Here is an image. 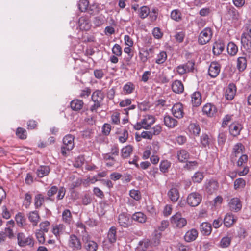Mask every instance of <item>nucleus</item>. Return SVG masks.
I'll use <instances>...</instances> for the list:
<instances>
[{
  "label": "nucleus",
  "mask_w": 251,
  "mask_h": 251,
  "mask_svg": "<svg viewBox=\"0 0 251 251\" xmlns=\"http://www.w3.org/2000/svg\"><path fill=\"white\" fill-rule=\"evenodd\" d=\"M171 18L176 21H179L181 19V13L178 9L173 10L171 13Z\"/></svg>",
  "instance_id": "nucleus-55"
},
{
  "label": "nucleus",
  "mask_w": 251,
  "mask_h": 251,
  "mask_svg": "<svg viewBox=\"0 0 251 251\" xmlns=\"http://www.w3.org/2000/svg\"><path fill=\"white\" fill-rule=\"evenodd\" d=\"M168 196L173 202H176L179 198V193L176 188H172L168 192Z\"/></svg>",
  "instance_id": "nucleus-33"
},
{
  "label": "nucleus",
  "mask_w": 251,
  "mask_h": 251,
  "mask_svg": "<svg viewBox=\"0 0 251 251\" xmlns=\"http://www.w3.org/2000/svg\"><path fill=\"white\" fill-rule=\"evenodd\" d=\"M246 186V181L242 178L236 179L234 182V189L236 190L243 189Z\"/></svg>",
  "instance_id": "nucleus-48"
},
{
  "label": "nucleus",
  "mask_w": 251,
  "mask_h": 251,
  "mask_svg": "<svg viewBox=\"0 0 251 251\" xmlns=\"http://www.w3.org/2000/svg\"><path fill=\"white\" fill-rule=\"evenodd\" d=\"M15 221L19 226H23L25 223V219L21 212H19L15 216Z\"/></svg>",
  "instance_id": "nucleus-57"
},
{
  "label": "nucleus",
  "mask_w": 251,
  "mask_h": 251,
  "mask_svg": "<svg viewBox=\"0 0 251 251\" xmlns=\"http://www.w3.org/2000/svg\"><path fill=\"white\" fill-rule=\"evenodd\" d=\"M236 221L232 213H227L223 220L224 225L226 227H230Z\"/></svg>",
  "instance_id": "nucleus-30"
},
{
  "label": "nucleus",
  "mask_w": 251,
  "mask_h": 251,
  "mask_svg": "<svg viewBox=\"0 0 251 251\" xmlns=\"http://www.w3.org/2000/svg\"><path fill=\"white\" fill-rule=\"evenodd\" d=\"M16 134L18 138L22 140L25 139L27 137L26 130L22 127L17 128L16 131Z\"/></svg>",
  "instance_id": "nucleus-52"
},
{
  "label": "nucleus",
  "mask_w": 251,
  "mask_h": 251,
  "mask_svg": "<svg viewBox=\"0 0 251 251\" xmlns=\"http://www.w3.org/2000/svg\"><path fill=\"white\" fill-rule=\"evenodd\" d=\"M155 122V118L152 115H146L140 122H137L134 126L136 130H140L141 128L149 129L151 126Z\"/></svg>",
  "instance_id": "nucleus-1"
},
{
  "label": "nucleus",
  "mask_w": 251,
  "mask_h": 251,
  "mask_svg": "<svg viewBox=\"0 0 251 251\" xmlns=\"http://www.w3.org/2000/svg\"><path fill=\"white\" fill-rule=\"evenodd\" d=\"M45 232H43L42 230H36L35 234L36 237L39 242L41 244L44 243L45 241Z\"/></svg>",
  "instance_id": "nucleus-58"
},
{
  "label": "nucleus",
  "mask_w": 251,
  "mask_h": 251,
  "mask_svg": "<svg viewBox=\"0 0 251 251\" xmlns=\"http://www.w3.org/2000/svg\"><path fill=\"white\" fill-rule=\"evenodd\" d=\"M115 156H112L110 153H105L103 155V159L106 161V166L108 167L113 166L116 162Z\"/></svg>",
  "instance_id": "nucleus-32"
},
{
  "label": "nucleus",
  "mask_w": 251,
  "mask_h": 251,
  "mask_svg": "<svg viewBox=\"0 0 251 251\" xmlns=\"http://www.w3.org/2000/svg\"><path fill=\"white\" fill-rule=\"evenodd\" d=\"M132 219L138 223H144L146 222V216L141 212H135L133 214Z\"/></svg>",
  "instance_id": "nucleus-37"
},
{
  "label": "nucleus",
  "mask_w": 251,
  "mask_h": 251,
  "mask_svg": "<svg viewBox=\"0 0 251 251\" xmlns=\"http://www.w3.org/2000/svg\"><path fill=\"white\" fill-rule=\"evenodd\" d=\"M118 220L119 225L124 227H128L132 224L130 216L126 213H122L119 214Z\"/></svg>",
  "instance_id": "nucleus-14"
},
{
  "label": "nucleus",
  "mask_w": 251,
  "mask_h": 251,
  "mask_svg": "<svg viewBox=\"0 0 251 251\" xmlns=\"http://www.w3.org/2000/svg\"><path fill=\"white\" fill-rule=\"evenodd\" d=\"M91 237L89 235L83 236L82 240L84 243L85 248L87 251H96L98 249V244L96 242L91 240Z\"/></svg>",
  "instance_id": "nucleus-9"
},
{
  "label": "nucleus",
  "mask_w": 251,
  "mask_h": 251,
  "mask_svg": "<svg viewBox=\"0 0 251 251\" xmlns=\"http://www.w3.org/2000/svg\"><path fill=\"white\" fill-rule=\"evenodd\" d=\"M63 146L61 147V153L64 156L67 155L66 151H71L74 147V137L71 134L66 135L63 139Z\"/></svg>",
  "instance_id": "nucleus-2"
},
{
  "label": "nucleus",
  "mask_w": 251,
  "mask_h": 251,
  "mask_svg": "<svg viewBox=\"0 0 251 251\" xmlns=\"http://www.w3.org/2000/svg\"><path fill=\"white\" fill-rule=\"evenodd\" d=\"M231 238L228 236H225L222 238L220 245L222 248H227L231 244Z\"/></svg>",
  "instance_id": "nucleus-56"
},
{
  "label": "nucleus",
  "mask_w": 251,
  "mask_h": 251,
  "mask_svg": "<svg viewBox=\"0 0 251 251\" xmlns=\"http://www.w3.org/2000/svg\"><path fill=\"white\" fill-rule=\"evenodd\" d=\"M50 171V168L48 165H41L36 171V174L38 177L42 178L48 176Z\"/></svg>",
  "instance_id": "nucleus-21"
},
{
  "label": "nucleus",
  "mask_w": 251,
  "mask_h": 251,
  "mask_svg": "<svg viewBox=\"0 0 251 251\" xmlns=\"http://www.w3.org/2000/svg\"><path fill=\"white\" fill-rule=\"evenodd\" d=\"M172 89L174 92L180 94L183 92L184 88L182 82L180 80H176L172 83Z\"/></svg>",
  "instance_id": "nucleus-25"
},
{
  "label": "nucleus",
  "mask_w": 251,
  "mask_h": 251,
  "mask_svg": "<svg viewBox=\"0 0 251 251\" xmlns=\"http://www.w3.org/2000/svg\"><path fill=\"white\" fill-rule=\"evenodd\" d=\"M104 98V93L99 90H95L92 94L91 99L94 102L101 103Z\"/></svg>",
  "instance_id": "nucleus-22"
},
{
  "label": "nucleus",
  "mask_w": 251,
  "mask_h": 251,
  "mask_svg": "<svg viewBox=\"0 0 251 251\" xmlns=\"http://www.w3.org/2000/svg\"><path fill=\"white\" fill-rule=\"evenodd\" d=\"M247 67V60L245 57H239L237 60V68L240 72L243 71Z\"/></svg>",
  "instance_id": "nucleus-40"
},
{
  "label": "nucleus",
  "mask_w": 251,
  "mask_h": 251,
  "mask_svg": "<svg viewBox=\"0 0 251 251\" xmlns=\"http://www.w3.org/2000/svg\"><path fill=\"white\" fill-rule=\"evenodd\" d=\"M241 41L242 46L246 50H250L251 48V37L245 35H241Z\"/></svg>",
  "instance_id": "nucleus-39"
},
{
  "label": "nucleus",
  "mask_w": 251,
  "mask_h": 251,
  "mask_svg": "<svg viewBox=\"0 0 251 251\" xmlns=\"http://www.w3.org/2000/svg\"><path fill=\"white\" fill-rule=\"evenodd\" d=\"M27 217L33 227L36 226L41 220L39 212L36 210L29 212Z\"/></svg>",
  "instance_id": "nucleus-16"
},
{
  "label": "nucleus",
  "mask_w": 251,
  "mask_h": 251,
  "mask_svg": "<svg viewBox=\"0 0 251 251\" xmlns=\"http://www.w3.org/2000/svg\"><path fill=\"white\" fill-rule=\"evenodd\" d=\"M200 229L202 235L208 236L212 231L211 225L208 222H203L200 225Z\"/></svg>",
  "instance_id": "nucleus-24"
},
{
  "label": "nucleus",
  "mask_w": 251,
  "mask_h": 251,
  "mask_svg": "<svg viewBox=\"0 0 251 251\" xmlns=\"http://www.w3.org/2000/svg\"><path fill=\"white\" fill-rule=\"evenodd\" d=\"M172 115L178 119L182 118L185 114L183 105L180 102L174 104L172 107Z\"/></svg>",
  "instance_id": "nucleus-7"
},
{
  "label": "nucleus",
  "mask_w": 251,
  "mask_h": 251,
  "mask_svg": "<svg viewBox=\"0 0 251 251\" xmlns=\"http://www.w3.org/2000/svg\"><path fill=\"white\" fill-rule=\"evenodd\" d=\"M198 233L196 229H192L188 231L185 235V239L187 242L194 241L198 237Z\"/></svg>",
  "instance_id": "nucleus-34"
},
{
  "label": "nucleus",
  "mask_w": 251,
  "mask_h": 251,
  "mask_svg": "<svg viewBox=\"0 0 251 251\" xmlns=\"http://www.w3.org/2000/svg\"><path fill=\"white\" fill-rule=\"evenodd\" d=\"M242 128L241 124L237 122H233L229 126V132L233 136H237L240 134Z\"/></svg>",
  "instance_id": "nucleus-20"
},
{
  "label": "nucleus",
  "mask_w": 251,
  "mask_h": 251,
  "mask_svg": "<svg viewBox=\"0 0 251 251\" xmlns=\"http://www.w3.org/2000/svg\"><path fill=\"white\" fill-rule=\"evenodd\" d=\"M225 46L223 43L216 42L213 46V52L214 55H219L224 50Z\"/></svg>",
  "instance_id": "nucleus-35"
},
{
  "label": "nucleus",
  "mask_w": 251,
  "mask_h": 251,
  "mask_svg": "<svg viewBox=\"0 0 251 251\" xmlns=\"http://www.w3.org/2000/svg\"><path fill=\"white\" fill-rule=\"evenodd\" d=\"M123 90L125 94H131L135 90V85L133 83L128 82L124 85Z\"/></svg>",
  "instance_id": "nucleus-47"
},
{
  "label": "nucleus",
  "mask_w": 251,
  "mask_h": 251,
  "mask_svg": "<svg viewBox=\"0 0 251 251\" xmlns=\"http://www.w3.org/2000/svg\"><path fill=\"white\" fill-rule=\"evenodd\" d=\"M189 132L195 136H198L200 134L201 128L199 125L195 123H191L188 126Z\"/></svg>",
  "instance_id": "nucleus-43"
},
{
  "label": "nucleus",
  "mask_w": 251,
  "mask_h": 251,
  "mask_svg": "<svg viewBox=\"0 0 251 251\" xmlns=\"http://www.w3.org/2000/svg\"><path fill=\"white\" fill-rule=\"evenodd\" d=\"M62 220L66 224L70 225L73 222V217L69 209L64 210L62 214Z\"/></svg>",
  "instance_id": "nucleus-31"
},
{
  "label": "nucleus",
  "mask_w": 251,
  "mask_h": 251,
  "mask_svg": "<svg viewBox=\"0 0 251 251\" xmlns=\"http://www.w3.org/2000/svg\"><path fill=\"white\" fill-rule=\"evenodd\" d=\"M65 230V226L63 224L56 225L53 226L52 232L58 239L60 235L62 234Z\"/></svg>",
  "instance_id": "nucleus-26"
},
{
  "label": "nucleus",
  "mask_w": 251,
  "mask_h": 251,
  "mask_svg": "<svg viewBox=\"0 0 251 251\" xmlns=\"http://www.w3.org/2000/svg\"><path fill=\"white\" fill-rule=\"evenodd\" d=\"M221 65L217 62H212L209 67L208 75L212 78H215L219 74Z\"/></svg>",
  "instance_id": "nucleus-13"
},
{
  "label": "nucleus",
  "mask_w": 251,
  "mask_h": 251,
  "mask_svg": "<svg viewBox=\"0 0 251 251\" xmlns=\"http://www.w3.org/2000/svg\"><path fill=\"white\" fill-rule=\"evenodd\" d=\"M32 196L29 193L25 194L23 205L26 208H28L31 203Z\"/></svg>",
  "instance_id": "nucleus-63"
},
{
  "label": "nucleus",
  "mask_w": 251,
  "mask_h": 251,
  "mask_svg": "<svg viewBox=\"0 0 251 251\" xmlns=\"http://www.w3.org/2000/svg\"><path fill=\"white\" fill-rule=\"evenodd\" d=\"M236 86L234 83H230L226 89L225 97L228 100H232L236 93Z\"/></svg>",
  "instance_id": "nucleus-19"
},
{
  "label": "nucleus",
  "mask_w": 251,
  "mask_h": 251,
  "mask_svg": "<svg viewBox=\"0 0 251 251\" xmlns=\"http://www.w3.org/2000/svg\"><path fill=\"white\" fill-rule=\"evenodd\" d=\"M200 139L201 143L203 147L206 148L209 146L211 139L207 134H202L201 136Z\"/></svg>",
  "instance_id": "nucleus-53"
},
{
  "label": "nucleus",
  "mask_w": 251,
  "mask_h": 251,
  "mask_svg": "<svg viewBox=\"0 0 251 251\" xmlns=\"http://www.w3.org/2000/svg\"><path fill=\"white\" fill-rule=\"evenodd\" d=\"M133 151V147L131 145H127L121 150V156L123 158L129 157Z\"/></svg>",
  "instance_id": "nucleus-46"
},
{
  "label": "nucleus",
  "mask_w": 251,
  "mask_h": 251,
  "mask_svg": "<svg viewBox=\"0 0 251 251\" xmlns=\"http://www.w3.org/2000/svg\"><path fill=\"white\" fill-rule=\"evenodd\" d=\"M245 150L244 146L241 143H237L233 147L231 154V159L232 161L236 160V158L242 154Z\"/></svg>",
  "instance_id": "nucleus-11"
},
{
  "label": "nucleus",
  "mask_w": 251,
  "mask_h": 251,
  "mask_svg": "<svg viewBox=\"0 0 251 251\" xmlns=\"http://www.w3.org/2000/svg\"><path fill=\"white\" fill-rule=\"evenodd\" d=\"M204 178L203 174L200 172H196L192 177L194 183H200Z\"/></svg>",
  "instance_id": "nucleus-54"
},
{
  "label": "nucleus",
  "mask_w": 251,
  "mask_h": 251,
  "mask_svg": "<svg viewBox=\"0 0 251 251\" xmlns=\"http://www.w3.org/2000/svg\"><path fill=\"white\" fill-rule=\"evenodd\" d=\"M150 13V9L147 6H142L138 10V16L141 19L147 18Z\"/></svg>",
  "instance_id": "nucleus-45"
},
{
  "label": "nucleus",
  "mask_w": 251,
  "mask_h": 251,
  "mask_svg": "<svg viewBox=\"0 0 251 251\" xmlns=\"http://www.w3.org/2000/svg\"><path fill=\"white\" fill-rule=\"evenodd\" d=\"M18 244L20 247H25L29 246L33 247L34 244V241L32 237H27L23 233H19L17 234Z\"/></svg>",
  "instance_id": "nucleus-6"
},
{
  "label": "nucleus",
  "mask_w": 251,
  "mask_h": 251,
  "mask_svg": "<svg viewBox=\"0 0 251 251\" xmlns=\"http://www.w3.org/2000/svg\"><path fill=\"white\" fill-rule=\"evenodd\" d=\"M248 160V156L246 154H242L237 161V166L241 167L246 164Z\"/></svg>",
  "instance_id": "nucleus-61"
},
{
  "label": "nucleus",
  "mask_w": 251,
  "mask_h": 251,
  "mask_svg": "<svg viewBox=\"0 0 251 251\" xmlns=\"http://www.w3.org/2000/svg\"><path fill=\"white\" fill-rule=\"evenodd\" d=\"M212 31L210 28L206 27L203 29L199 34L198 42L201 45H205L211 40Z\"/></svg>",
  "instance_id": "nucleus-4"
},
{
  "label": "nucleus",
  "mask_w": 251,
  "mask_h": 251,
  "mask_svg": "<svg viewBox=\"0 0 251 251\" xmlns=\"http://www.w3.org/2000/svg\"><path fill=\"white\" fill-rule=\"evenodd\" d=\"M171 165V163L169 161L167 160H162L159 165L160 171L163 173L168 172Z\"/></svg>",
  "instance_id": "nucleus-49"
},
{
  "label": "nucleus",
  "mask_w": 251,
  "mask_h": 251,
  "mask_svg": "<svg viewBox=\"0 0 251 251\" xmlns=\"http://www.w3.org/2000/svg\"><path fill=\"white\" fill-rule=\"evenodd\" d=\"M229 207L231 211L238 212L242 208V204L240 200L238 198L231 199L229 202Z\"/></svg>",
  "instance_id": "nucleus-17"
},
{
  "label": "nucleus",
  "mask_w": 251,
  "mask_h": 251,
  "mask_svg": "<svg viewBox=\"0 0 251 251\" xmlns=\"http://www.w3.org/2000/svg\"><path fill=\"white\" fill-rule=\"evenodd\" d=\"M79 27L81 30L87 31L90 29L91 25L89 20L85 17H81L78 21Z\"/></svg>",
  "instance_id": "nucleus-27"
},
{
  "label": "nucleus",
  "mask_w": 251,
  "mask_h": 251,
  "mask_svg": "<svg viewBox=\"0 0 251 251\" xmlns=\"http://www.w3.org/2000/svg\"><path fill=\"white\" fill-rule=\"evenodd\" d=\"M15 226V222L11 220L6 223V227L5 228L4 234L9 238H11L14 236L13 228Z\"/></svg>",
  "instance_id": "nucleus-23"
},
{
  "label": "nucleus",
  "mask_w": 251,
  "mask_h": 251,
  "mask_svg": "<svg viewBox=\"0 0 251 251\" xmlns=\"http://www.w3.org/2000/svg\"><path fill=\"white\" fill-rule=\"evenodd\" d=\"M242 34L251 37V21H248L245 24L244 30Z\"/></svg>",
  "instance_id": "nucleus-64"
},
{
  "label": "nucleus",
  "mask_w": 251,
  "mask_h": 251,
  "mask_svg": "<svg viewBox=\"0 0 251 251\" xmlns=\"http://www.w3.org/2000/svg\"><path fill=\"white\" fill-rule=\"evenodd\" d=\"M201 201V195L197 192L190 193L187 197V202L192 207L198 206Z\"/></svg>",
  "instance_id": "nucleus-8"
},
{
  "label": "nucleus",
  "mask_w": 251,
  "mask_h": 251,
  "mask_svg": "<svg viewBox=\"0 0 251 251\" xmlns=\"http://www.w3.org/2000/svg\"><path fill=\"white\" fill-rule=\"evenodd\" d=\"M177 157L181 162H185L189 158V153L185 150H181L177 151Z\"/></svg>",
  "instance_id": "nucleus-38"
},
{
  "label": "nucleus",
  "mask_w": 251,
  "mask_h": 251,
  "mask_svg": "<svg viewBox=\"0 0 251 251\" xmlns=\"http://www.w3.org/2000/svg\"><path fill=\"white\" fill-rule=\"evenodd\" d=\"M116 233V228L114 226L111 227L107 234V239L110 243L112 244L116 242L117 239Z\"/></svg>",
  "instance_id": "nucleus-36"
},
{
  "label": "nucleus",
  "mask_w": 251,
  "mask_h": 251,
  "mask_svg": "<svg viewBox=\"0 0 251 251\" xmlns=\"http://www.w3.org/2000/svg\"><path fill=\"white\" fill-rule=\"evenodd\" d=\"M130 196L136 201H139L141 199V194L140 191L135 189L131 190L129 191Z\"/></svg>",
  "instance_id": "nucleus-59"
},
{
  "label": "nucleus",
  "mask_w": 251,
  "mask_h": 251,
  "mask_svg": "<svg viewBox=\"0 0 251 251\" xmlns=\"http://www.w3.org/2000/svg\"><path fill=\"white\" fill-rule=\"evenodd\" d=\"M163 122L164 125L169 128H174L178 124V121L176 119L168 115L164 116Z\"/></svg>",
  "instance_id": "nucleus-18"
},
{
  "label": "nucleus",
  "mask_w": 251,
  "mask_h": 251,
  "mask_svg": "<svg viewBox=\"0 0 251 251\" xmlns=\"http://www.w3.org/2000/svg\"><path fill=\"white\" fill-rule=\"evenodd\" d=\"M77 227V233L80 236L81 238L83 237V236L86 235H89L88 232L86 230V226L85 225L81 222H77L76 224Z\"/></svg>",
  "instance_id": "nucleus-41"
},
{
  "label": "nucleus",
  "mask_w": 251,
  "mask_h": 251,
  "mask_svg": "<svg viewBox=\"0 0 251 251\" xmlns=\"http://www.w3.org/2000/svg\"><path fill=\"white\" fill-rule=\"evenodd\" d=\"M217 112V109L216 107L211 103H206L203 106L202 112L208 117H212L214 116Z\"/></svg>",
  "instance_id": "nucleus-15"
},
{
  "label": "nucleus",
  "mask_w": 251,
  "mask_h": 251,
  "mask_svg": "<svg viewBox=\"0 0 251 251\" xmlns=\"http://www.w3.org/2000/svg\"><path fill=\"white\" fill-rule=\"evenodd\" d=\"M34 205L36 208L40 207L44 202V197L41 194H37L34 198Z\"/></svg>",
  "instance_id": "nucleus-50"
},
{
  "label": "nucleus",
  "mask_w": 251,
  "mask_h": 251,
  "mask_svg": "<svg viewBox=\"0 0 251 251\" xmlns=\"http://www.w3.org/2000/svg\"><path fill=\"white\" fill-rule=\"evenodd\" d=\"M219 188V183L215 180L210 179L205 182V189L209 194L216 192Z\"/></svg>",
  "instance_id": "nucleus-12"
},
{
  "label": "nucleus",
  "mask_w": 251,
  "mask_h": 251,
  "mask_svg": "<svg viewBox=\"0 0 251 251\" xmlns=\"http://www.w3.org/2000/svg\"><path fill=\"white\" fill-rule=\"evenodd\" d=\"M167 58V55L165 51H161L156 56L155 63L158 64H163Z\"/></svg>",
  "instance_id": "nucleus-51"
},
{
  "label": "nucleus",
  "mask_w": 251,
  "mask_h": 251,
  "mask_svg": "<svg viewBox=\"0 0 251 251\" xmlns=\"http://www.w3.org/2000/svg\"><path fill=\"white\" fill-rule=\"evenodd\" d=\"M68 246L73 251L80 250L82 248L81 243L78 238L74 234L70 236Z\"/></svg>",
  "instance_id": "nucleus-10"
},
{
  "label": "nucleus",
  "mask_w": 251,
  "mask_h": 251,
  "mask_svg": "<svg viewBox=\"0 0 251 251\" xmlns=\"http://www.w3.org/2000/svg\"><path fill=\"white\" fill-rule=\"evenodd\" d=\"M161 236L162 234L161 233L156 232L154 234L152 238L150 239L151 242V248L155 247L159 245Z\"/></svg>",
  "instance_id": "nucleus-44"
},
{
  "label": "nucleus",
  "mask_w": 251,
  "mask_h": 251,
  "mask_svg": "<svg viewBox=\"0 0 251 251\" xmlns=\"http://www.w3.org/2000/svg\"><path fill=\"white\" fill-rule=\"evenodd\" d=\"M171 223L174 227L181 228L187 224V220L182 217L180 213L177 212L171 218Z\"/></svg>",
  "instance_id": "nucleus-3"
},
{
  "label": "nucleus",
  "mask_w": 251,
  "mask_h": 251,
  "mask_svg": "<svg viewBox=\"0 0 251 251\" xmlns=\"http://www.w3.org/2000/svg\"><path fill=\"white\" fill-rule=\"evenodd\" d=\"M112 52L117 56H121L122 54V48L119 44H115L112 49Z\"/></svg>",
  "instance_id": "nucleus-62"
},
{
  "label": "nucleus",
  "mask_w": 251,
  "mask_h": 251,
  "mask_svg": "<svg viewBox=\"0 0 251 251\" xmlns=\"http://www.w3.org/2000/svg\"><path fill=\"white\" fill-rule=\"evenodd\" d=\"M89 1L87 0H80L78 3L79 9L81 12H85L88 9Z\"/></svg>",
  "instance_id": "nucleus-60"
},
{
  "label": "nucleus",
  "mask_w": 251,
  "mask_h": 251,
  "mask_svg": "<svg viewBox=\"0 0 251 251\" xmlns=\"http://www.w3.org/2000/svg\"><path fill=\"white\" fill-rule=\"evenodd\" d=\"M238 50V47L233 42H229L227 46V51L231 56L235 55Z\"/></svg>",
  "instance_id": "nucleus-42"
},
{
  "label": "nucleus",
  "mask_w": 251,
  "mask_h": 251,
  "mask_svg": "<svg viewBox=\"0 0 251 251\" xmlns=\"http://www.w3.org/2000/svg\"><path fill=\"white\" fill-rule=\"evenodd\" d=\"M154 53L153 49L152 48H140L139 49V57L141 62L145 64L150 58V55L151 56Z\"/></svg>",
  "instance_id": "nucleus-5"
},
{
  "label": "nucleus",
  "mask_w": 251,
  "mask_h": 251,
  "mask_svg": "<svg viewBox=\"0 0 251 251\" xmlns=\"http://www.w3.org/2000/svg\"><path fill=\"white\" fill-rule=\"evenodd\" d=\"M201 96L199 92H195L191 96V102L193 106L198 107L201 103Z\"/></svg>",
  "instance_id": "nucleus-28"
},
{
  "label": "nucleus",
  "mask_w": 251,
  "mask_h": 251,
  "mask_svg": "<svg viewBox=\"0 0 251 251\" xmlns=\"http://www.w3.org/2000/svg\"><path fill=\"white\" fill-rule=\"evenodd\" d=\"M84 105L82 100L75 99L73 100L70 103V106L74 111H77L81 110Z\"/></svg>",
  "instance_id": "nucleus-29"
}]
</instances>
